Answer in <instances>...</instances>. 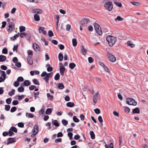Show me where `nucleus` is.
<instances>
[{"label":"nucleus","mask_w":148,"mask_h":148,"mask_svg":"<svg viewBox=\"0 0 148 148\" xmlns=\"http://www.w3.org/2000/svg\"><path fill=\"white\" fill-rule=\"evenodd\" d=\"M6 59V57L3 55H0V62H3Z\"/></svg>","instance_id":"23"},{"label":"nucleus","mask_w":148,"mask_h":148,"mask_svg":"<svg viewBox=\"0 0 148 148\" xmlns=\"http://www.w3.org/2000/svg\"><path fill=\"white\" fill-rule=\"evenodd\" d=\"M99 96L100 95L98 92L94 95L92 99L94 103H97V100L99 99Z\"/></svg>","instance_id":"6"},{"label":"nucleus","mask_w":148,"mask_h":148,"mask_svg":"<svg viewBox=\"0 0 148 148\" xmlns=\"http://www.w3.org/2000/svg\"><path fill=\"white\" fill-rule=\"evenodd\" d=\"M106 40L110 47L113 46L117 41V39L116 37L110 35H108L106 37Z\"/></svg>","instance_id":"1"},{"label":"nucleus","mask_w":148,"mask_h":148,"mask_svg":"<svg viewBox=\"0 0 148 148\" xmlns=\"http://www.w3.org/2000/svg\"><path fill=\"white\" fill-rule=\"evenodd\" d=\"M90 137L92 139H94L95 138V135L94 132L93 131H91L90 132Z\"/></svg>","instance_id":"27"},{"label":"nucleus","mask_w":148,"mask_h":148,"mask_svg":"<svg viewBox=\"0 0 148 148\" xmlns=\"http://www.w3.org/2000/svg\"><path fill=\"white\" fill-rule=\"evenodd\" d=\"M88 61L89 63H92L94 61L93 59L91 57H89L88 58Z\"/></svg>","instance_id":"55"},{"label":"nucleus","mask_w":148,"mask_h":148,"mask_svg":"<svg viewBox=\"0 0 148 148\" xmlns=\"http://www.w3.org/2000/svg\"><path fill=\"white\" fill-rule=\"evenodd\" d=\"M108 60L112 62H114L115 61L116 58L115 57L112 55L110 53H108L107 55Z\"/></svg>","instance_id":"4"},{"label":"nucleus","mask_w":148,"mask_h":148,"mask_svg":"<svg viewBox=\"0 0 148 148\" xmlns=\"http://www.w3.org/2000/svg\"><path fill=\"white\" fill-rule=\"evenodd\" d=\"M33 82L34 84L36 85H39V82L36 79H34L33 80Z\"/></svg>","instance_id":"44"},{"label":"nucleus","mask_w":148,"mask_h":148,"mask_svg":"<svg viewBox=\"0 0 148 148\" xmlns=\"http://www.w3.org/2000/svg\"><path fill=\"white\" fill-rule=\"evenodd\" d=\"M48 35L50 37L53 36V34L52 31L50 30L48 32Z\"/></svg>","instance_id":"58"},{"label":"nucleus","mask_w":148,"mask_h":148,"mask_svg":"<svg viewBox=\"0 0 148 148\" xmlns=\"http://www.w3.org/2000/svg\"><path fill=\"white\" fill-rule=\"evenodd\" d=\"M43 79L45 80L47 83H48V80L49 79V78L48 77V75H46L45 77L43 78Z\"/></svg>","instance_id":"60"},{"label":"nucleus","mask_w":148,"mask_h":148,"mask_svg":"<svg viewBox=\"0 0 148 148\" xmlns=\"http://www.w3.org/2000/svg\"><path fill=\"white\" fill-rule=\"evenodd\" d=\"M10 108V106L9 105H5V109L6 111H9Z\"/></svg>","instance_id":"50"},{"label":"nucleus","mask_w":148,"mask_h":148,"mask_svg":"<svg viewBox=\"0 0 148 148\" xmlns=\"http://www.w3.org/2000/svg\"><path fill=\"white\" fill-rule=\"evenodd\" d=\"M55 19L57 21L56 24H58L59 20L60 19V17L59 15H56L55 18Z\"/></svg>","instance_id":"48"},{"label":"nucleus","mask_w":148,"mask_h":148,"mask_svg":"<svg viewBox=\"0 0 148 148\" xmlns=\"http://www.w3.org/2000/svg\"><path fill=\"white\" fill-rule=\"evenodd\" d=\"M32 12L33 13H36L38 14H41L42 12V10L38 9H35L32 10Z\"/></svg>","instance_id":"14"},{"label":"nucleus","mask_w":148,"mask_h":148,"mask_svg":"<svg viewBox=\"0 0 148 148\" xmlns=\"http://www.w3.org/2000/svg\"><path fill=\"white\" fill-rule=\"evenodd\" d=\"M89 20V19L88 18L84 19L81 22L82 25L84 26L86 25L88 23Z\"/></svg>","instance_id":"12"},{"label":"nucleus","mask_w":148,"mask_h":148,"mask_svg":"<svg viewBox=\"0 0 148 148\" xmlns=\"http://www.w3.org/2000/svg\"><path fill=\"white\" fill-rule=\"evenodd\" d=\"M10 130L12 131L15 133H17V129L14 127H12L10 129Z\"/></svg>","instance_id":"31"},{"label":"nucleus","mask_w":148,"mask_h":148,"mask_svg":"<svg viewBox=\"0 0 148 148\" xmlns=\"http://www.w3.org/2000/svg\"><path fill=\"white\" fill-rule=\"evenodd\" d=\"M58 47L60 50H63L64 48V46L62 44H60L58 45Z\"/></svg>","instance_id":"61"},{"label":"nucleus","mask_w":148,"mask_h":148,"mask_svg":"<svg viewBox=\"0 0 148 148\" xmlns=\"http://www.w3.org/2000/svg\"><path fill=\"white\" fill-rule=\"evenodd\" d=\"M27 61L28 63L30 65H32L33 63L32 59V57L30 56H28L27 58Z\"/></svg>","instance_id":"15"},{"label":"nucleus","mask_w":148,"mask_h":148,"mask_svg":"<svg viewBox=\"0 0 148 148\" xmlns=\"http://www.w3.org/2000/svg\"><path fill=\"white\" fill-rule=\"evenodd\" d=\"M31 84L30 82L28 80H25L23 83L21 84V86H28Z\"/></svg>","instance_id":"9"},{"label":"nucleus","mask_w":148,"mask_h":148,"mask_svg":"<svg viewBox=\"0 0 148 148\" xmlns=\"http://www.w3.org/2000/svg\"><path fill=\"white\" fill-rule=\"evenodd\" d=\"M62 139L61 138H58L55 140V142L56 143H58V142H60L62 141Z\"/></svg>","instance_id":"64"},{"label":"nucleus","mask_w":148,"mask_h":148,"mask_svg":"<svg viewBox=\"0 0 148 148\" xmlns=\"http://www.w3.org/2000/svg\"><path fill=\"white\" fill-rule=\"evenodd\" d=\"M0 71L1 72L0 74H1V77H3V78L5 79L7 77L5 72L1 70H0Z\"/></svg>","instance_id":"16"},{"label":"nucleus","mask_w":148,"mask_h":148,"mask_svg":"<svg viewBox=\"0 0 148 148\" xmlns=\"http://www.w3.org/2000/svg\"><path fill=\"white\" fill-rule=\"evenodd\" d=\"M16 140L15 138H9L8 140L7 144L8 145L16 142Z\"/></svg>","instance_id":"8"},{"label":"nucleus","mask_w":148,"mask_h":148,"mask_svg":"<svg viewBox=\"0 0 148 148\" xmlns=\"http://www.w3.org/2000/svg\"><path fill=\"white\" fill-rule=\"evenodd\" d=\"M19 33H18L17 34H16L14 35L11 37L10 38V39L11 40H14L16 39L17 37H18L19 36Z\"/></svg>","instance_id":"20"},{"label":"nucleus","mask_w":148,"mask_h":148,"mask_svg":"<svg viewBox=\"0 0 148 148\" xmlns=\"http://www.w3.org/2000/svg\"><path fill=\"white\" fill-rule=\"evenodd\" d=\"M73 120L75 123H78L79 121V119L75 116H74L73 117Z\"/></svg>","instance_id":"42"},{"label":"nucleus","mask_w":148,"mask_h":148,"mask_svg":"<svg viewBox=\"0 0 148 148\" xmlns=\"http://www.w3.org/2000/svg\"><path fill=\"white\" fill-rule=\"evenodd\" d=\"M44 28L39 27L38 28V30L40 33L41 32L44 35H46L47 34V32L46 31L44 30Z\"/></svg>","instance_id":"13"},{"label":"nucleus","mask_w":148,"mask_h":148,"mask_svg":"<svg viewBox=\"0 0 148 148\" xmlns=\"http://www.w3.org/2000/svg\"><path fill=\"white\" fill-rule=\"evenodd\" d=\"M52 112V110L51 108H48L47 109L46 111V114H49Z\"/></svg>","instance_id":"36"},{"label":"nucleus","mask_w":148,"mask_h":148,"mask_svg":"<svg viewBox=\"0 0 148 148\" xmlns=\"http://www.w3.org/2000/svg\"><path fill=\"white\" fill-rule=\"evenodd\" d=\"M60 77V75L59 73H57L54 77V79L56 80H58L59 79Z\"/></svg>","instance_id":"39"},{"label":"nucleus","mask_w":148,"mask_h":148,"mask_svg":"<svg viewBox=\"0 0 148 148\" xmlns=\"http://www.w3.org/2000/svg\"><path fill=\"white\" fill-rule=\"evenodd\" d=\"M22 86L18 88V90L19 92H22L24 91V88H23Z\"/></svg>","instance_id":"43"},{"label":"nucleus","mask_w":148,"mask_h":148,"mask_svg":"<svg viewBox=\"0 0 148 148\" xmlns=\"http://www.w3.org/2000/svg\"><path fill=\"white\" fill-rule=\"evenodd\" d=\"M94 26L95 30H97L98 29H100V28H101L98 24L96 23L94 24Z\"/></svg>","instance_id":"28"},{"label":"nucleus","mask_w":148,"mask_h":148,"mask_svg":"<svg viewBox=\"0 0 148 148\" xmlns=\"http://www.w3.org/2000/svg\"><path fill=\"white\" fill-rule=\"evenodd\" d=\"M127 45L128 46H130L132 48H133L135 47V45L133 43L130 41H128L127 42Z\"/></svg>","instance_id":"26"},{"label":"nucleus","mask_w":148,"mask_h":148,"mask_svg":"<svg viewBox=\"0 0 148 148\" xmlns=\"http://www.w3.org/2000/svg\"><path fill=\"white\" fill-rule=\"evenodd\" d=\"M46 67H48L47 68V71L49 72H50L52 71L53 68L52 67L50 66V65L49 64H47L46 66Z\"/></svg>","instance_id":"22"},{"label":"nucleus","mask_w":148,"mask_h":148,"mask_svg":"<svg viewBox=\"0 0 148 148\" xmlns=\"http://www.w3.org/2000/svg\"><path fill=\"white\" fill-rule=\"evenodd\" d=\"M34 20L36 21H39L40 20V18L39 16L37 14H36L34 15Z\"/></svg>","instance_id":"25"},{"label":"nucleus","mask_w":148,"mask_h":148,"mask_svg":"<svg viewBox=\"0 0 148 148\" xmlns=\"http://www.w3.org/2000/svg\"><path fill=\"white\" fill-rule=\"evenodd\" d=\"M18 45L17 44L16 45H14V46L13 48V51H16V52H17V49L18 48Z\"/></svg>","instance_id":"52"},{"label":"nucleus","mask_w":148,"mask_h":148,"mask_svg":"<svg viewBox=\"0 0 148 148\" xmlns=\"http://www.w3.org/2000/svg\"><path fill=\"white\" fill-rule=\"evenodd\" d=\"M33 46L34 49L36 51L39 50L40 47L36 43H34L33 44Z\"/></svg>","instance_id":"17"},{"label":"nucleus","mask_w":148,"mask_h":148,"mask_svg":"<svg viewBox=\"0 0 148 148\" xmlns=\"http://www.w3.org/2000/svg\"><path fill=\"white\" fill-rule=\"evenodd\" d=\"M103 3H105L104 7L106 9L109 11H110L113 8L112 2L108 0H103Z\"/></svg>","instance_id":"2"},{"label":"nucleus","mask_w":148,"mask_h":148,"mask_svg":"<svg viewBox=\"0 0 148 148\" xmlns=\"http://www.w3.org/2000/svg\"><path fill=\"white\" fill-rule=\"evenodd\" d=\"M18 126L20 127H24V124L23 123L20 122L18 123Z\"/></svg>","instance_id":"57"},{"label":"nucleus","mask_w":148,"mask_h":148,"mask_svg":"<svg viewBox=\"0 0 148 148\" xmlns=\"http://www.w3.org/2000/svg\"><path fill=\"white\" fill-rule=\"evenodd\" d=\"M8 27L9 28L8 29V32H9L12 31L15 27V25L14 23L13 22H10L9 23Z\"/></svg>","instance_id":"7"},{"label":"nucleus","mask_w":148,"mask_h":148,"mask_svg":"<svg viewBox=\"0 0 148 148\" xmlns=\"http://www.w3.org/2000/svg\"><path fill=\"white\" fill-rule=\"evenodd\" d=\"M41 40L42 41L45 43V45H48V43L47 42L46 40L44 38H41Z\"/></svg>","instance_id":"56"},{"label":"nucleus","mask_w":148,"mask_h":148,"mask_svg":"<svg viewBox=\"0 0 148 148\" xmlns=\"http://www.w3.org/2000/svg\"><path fill=\"white\" fill-rule=\"evenodd\" d=\"M123 20V18H121L119 16H117V18L115 19V21H122Z\"/></svg>","instance_id":"40"},{"label":"nucleus","mask_w":148,"mask_h":148,"mask_svg":"<svg viewBox=\"0 0 148 148\" xmlns=\"http://www.w3.org/2000/svg\"><path fill=\"white\" fill-rule=\"evenodd\" d=\"M126 100V103L129 105L135 106L137 104L136 101L132 98H127Z\"/></svg>","instance_id":"3"},{"label":"nucleus","mask_w":148,"mask_h":148,"mask_svg":"<svg viewBox=\"0 0 148 148\" xmlns=\"http://www.w3.org/2000/svg\"><path fill=\"white\" fill-rule=\"evenodd\" d=\"M17 81L18 82H23V78L22 77H21V76L17 78Z\"/></svg>","instance_id":"51"},{"label":"nucleus","mask_w":148,"mask_h":148,"mask_svg":"<svg viewBox=\"0 0 148 148\" xmlns=\"http://www.w3.org/2000/svg\"><path fill=\"white\" fill-rule=\"evenodd\" d=\"M58 88L59 89H62L64 88V86L62 83H59L58 84Z\"/></svg>","instance_id":"32"},{"label":"nucleus","mask_w":148,"mask_h":148,"mask_svg":"<svg viewBox=\"0 0 148 148\" xmlns=\"http://www.w3.org/2000/svg\"><path fill=\"white\" fill-rule=\"evenodd\" d=\"M20 32H22L25 30V28L24 26H21L19 27Z\"/></svg>","instance_id":"38"},{"label":"nucleus","mask_w":148,"mask_h":148,"mask_svg":"<svg viewBox=\"0 0 148 148\" xmlns=\"http://www.w3.org/2000/svg\"><path fill=\"white\" fill-rule=\"evenodd\" d=\"M24 96L23 95H18V98L19 100H20L24 98Z\"/></svg>","instance_id":"63"},{"label":"nucleus","mask_w":148,"mask_h":148,"mask_svg":"<svg viewBox=\"0 0 148 148\" xmlns=\"http://www.w3.org/2000/svg\"><path fill=\"white\" fill-rule=\"evenodd\" d=\"M68 136L69 137V139L71 140L73 139V134L71 132H69L68 133Z\"/></svg>","instance_id":"29"},{"label":"nucleus","mask_w":148,"mask_h":148,"mask_svg":"<svg viewBox=\"0 0 148 148\" xmlns=\"http://www.w3.org/2000/svg\"><path fill=\"white\" fill-rule=\"evenodd\" d=\"M8 49L6 48H4L2 50V52L4 54H7L8 53Z\"/></svg>","instance_id":"46"},{"label":"nucleus","mask_w":148,"mask_h":148,"mask_svg":"<svg viewBox=\"0 0 148 148\" xmlns=\"http://www.w3.org/2000/svg\"><path fill=\"white\" fill-rule=\"evenodd\" d=\"M71 28V26L69 24H67L66 25V30L69 31Z\"/></svg>","instance_id":"47"},{"label":"nucleus","mask_w":148,"mask_h":148,"mask_svg":"<svg viewBox=\"0 0 148 148\" xmlns=\"http://www.w3.org/2000/svg\"><path fill=\"white\" fill-rule=\"evenodd\" d=\"M26 35V34L24 32L21 33L20 34V36L21 38H23L24 36H25Z\"/></svg>","instance_id":"49"},{"label":"nucleus","mask_w":148,"mask_h":148,"mask_svg":"<svg viewBox=\"0 0 148 148\" xmlns=\"http://www.w3.org/2000/svg\"><path fill=\"white\" fill-rule=\"evenodd\" d=\"M12 100V99L10 98H8L6 100V102L8 104H10L11 103Z\"/></svg>","instance_id":"45"},{"label":"nucleus","mask_w":148,"mask_h":148,"mask_svg":"<svg viewBox=\"0 0 148 148\" xmlns=\"http://www.w3.org/2000/svg\"><path fill=\"white\" fill-rule=\"evenodd\" d=\"M94 111L97 114H99L100 113V110L98 108L95 109Z\"/></svg>","instance_id":"53"},{"label":"nucleus","mask_w":148,"mask_h":148,"mask_svg":"<svg viewBox=\"0 0 148 148\" xmlns=\"http://www.w3.org/2000/svg\"><path fill=\"white\" fill-rule=\"evenodd\" d=\"M74 103L72 102H69L66 103V105L68 107H73L74 106Z\"/></svg>","instance_id":"19"},{"label":"nucleus","mask_w":148,"mask_h":148,"mask_svg":"<svg viewBox=\"0 0 148 148\" xmlns=\"http://www.w3.org/2000/svg\"><path fill=\"white\" fill-rule=\"evenodd\" d=\"M16 107L15 106L12 107L11 109L10 112H14L16 110Z\"/></svg>","instance_id":"54"},{"label":"nucleus","mask_w":148,"mask_h":148,"mask_svg":"<svg viewBox=\"0 0 148 148\" xmlns=\"http://www.w3.org/2000/svg\"><path fill=\"white\" fill-rule=\"evenodd\" d=\"M26 116L28 118H32L34 117V115L30 113L26 112Z\"/></svg>","instance_id":"24"},{"label":"nucleus","mask_w":148,"mask_h":148,"mask_svg":"<svg viewBox=\"0 0 148 148\" xmlns=\"http://www.w3.org/2000/svg\"><path fill=\"white\" fill-rule=\"evenodd\" d=\"M15 90L14 89H12V90L10 92L8 93L9 95L11 96L14 95L15 94Z\"/></svg>","instance_id":"41"},{"label":"nucleus","mask_w":148,"mask_h":148,"mask_svg":"<svg viewBox=\"0 0 148 148\" xmlns=\"http://www.w3.org/2000/svg\"><path fill=\"white\" fill-rule=\"evenodd\" d=\"M95 31L99 35L101 36L102 35V33L101 28L100 29H97V30Z\"/></svg>","instance_id":"35"},{"label":"nucleus","mask_w":148,"mask_h":148,"mask_svg":"<svg viewBox=\"0 0 148 148\" xmlns=\"http://www.w3.org/2000/svg\"><path fill=\"white\" fill-rule=\"evenodd\" d=\"M19 85V83L18 81H15L14 83V85L16 87H18Z\"/></svg>","instance_id":"62"},{"label":"nucleus","mask_w":148,"mask_h":148,"mask_svg":"<svg viewBox=\"0 0 148 148\" xmlns=\"http://www.w3.org/2000/svg\"><path fill=\"white\" fill-rule=\"evenodd\" d=\"M75 66L76 65L75 64L71 63L69 64V67L71 69H73L75 67Z\"/></svg>","instance_id":"37"},{"label":"nucleus","mask_w":148,"mask_h":148,"mask_svg":"<svg viewBox=\"0 0 148 148\" xmlns=\"http://www.w3.org/2000/svg\"><path fill=\"white\" fill-rule=\"evenodd\" d=\"M131 3L134 5L138 6H139L140 4L139 2L135 1H131Z\"/></svg>","instance_id":"33"},{"label":"nucleus","mask_w":148,"mask_h":148,"mask_svg":"<svg viewBox=\"0 0 148 148\" xmlns=\"http://www.w3.org/2000/svg\"><path fill=\"white\" fill-rule=\"evenodd\" d=\"M58 58L60 61H62L63 60V56L61 53H60L58 55Z\"/></svg>","instance_id":"34"},{"label":"nucleus","mask_w":148,"mask_h":148,"mask_svg":"<svg viewBox=\"0 0 148 148\" xmlns=\"http://www.w3.org/2000/svg\"><path fill=\"white\" fill-rule=\"evenodd\" d=\"M81 53L84 55H85L86 54L87 50L84 47V46L83 45H82L81 46V49L80 50Z\"/></svg>","instance_id":"10"},{"label":"nucleus","mask_w":148,"mask_h":148,"mask_svg":"<svg viewBox=\"0 0 148 148\" xmlns=\"http://www.w3.org/2000/svg\"><path fill=\"white\" fill-rule=\"evenodd\" d=\"M52 123L57 127H58L59 126V124L58 123V121L56 120H54L52 121Z\"/></svg>","instance_id":"21"},{"label":"nucleus","mask_w":148,"mask_h":148,"mask_svg":"<svg viewBox=\"0 0 148 148\" xmlns=\"http://www.w3.org/2000/svg\"><path fill=\"white\" fill-rule=\"evenodd\" d=\"M72 42L73 46L74 47L76 46L77 44L76 39L75 38L73 39L72 40Z\"/></svg>","instance_id":"30"},{"label":"nucleus","mask_w":148,"mask_h":148,"mask_svg":"<svg viewBox=\"0 0 148 148\" xmlns=\"http://www.w3.org/2000/svg\"><path fill=\"white\" fill-rule=\"evenodd\" d=\"M38 132V125H35L33 127V130H32V132L33 133H35L36 134Z\"/></svg>","instance_id":"11"},{"label":"nucleus","mask_w":148,"mask_h":148,"mask_svg":"<svg viewBox=\"0 0 148 148\" xmlns=\"http://www.w3.org/2000/svg\"><path fill=\"white\" fill-rule=\"evenodd\" d=\"M60 71L61 75L63 76L64 75V72L65 71V68L62 63H60Z\"/></svg>","instance_id":"5"},{"label":"nucleus","mask_w":148,"mask_h":148,"mask_svg":"<svg viewBox=\"0 0 148 148\" xmlns=\"http://www.w3.org/2000/svg\"><path fill=\"white\" fill-rule=\"evenodd\" d=\"M36 88V86L34 85H31L29 86V89L30 90H32Z\"/></svg>","instance_id":"59"},{"label":"nucleus","mask_w":148,"mask_h":148,"mask_svg":"<svg viewBox=\"0 0 148 148\" xmlns=\"http://www.w3.org/2000/svg\"><path fill=\"white\" fill-rule=\"evenodd\" d=\"M140 110L138 108H136L133 110L132 113L133 114H139L140 113Z\"/></svg>","instance_id":"18"}]
</instances>
